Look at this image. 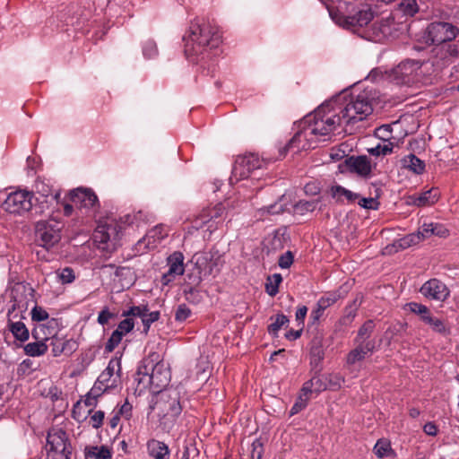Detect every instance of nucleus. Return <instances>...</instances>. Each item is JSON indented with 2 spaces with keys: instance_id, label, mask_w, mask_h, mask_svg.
Masks as SVG:
<instances>
[{
  "instance_id": "nucleus-46",
  "label": "nucleus",
  "mask_w": 459,
  "mask_h": 459,
  "mask_svg": "<svg viewBox=\"0 0 459 459\" xmlns=\"http://www.w3.org/2000/svg\"><path fill=\"white\" fill-rule=\"evenodd\" d=\"M373 450L375 455L379 458L389 456L393 452L390 443L385 439H379L376 443Z\"/></svg>"
},
{
  "instance_id": "nucleus-7",
  "label": "nucleus",
  "mask_w": 459,
  "mask_h": 459,
  "mask_svg": "<svg viewBox=\"0 0 459 459\" xmlns=\"http://www.w3.org/2000/svg\"><path fill=\"white\" fill-rule=\"evenodd\" d=\"M226 215L225 205L218 203L212 207L204 209L193 221V228L198 230L206 226V231L211 235L223 223Z\"/></svg>"
},
{
  "instance_id": "nucleus-1",
  "label": "nucleus",
  "mask_w": 459,
  "mask_h": 459,
  "mask_svg": "<svg viewBox=\"0 0 459 459\" xmlns=\"http://www.w3.org/2000/svg\"><path fill=\"white\" fill-rule=\"evenodd\" d=\"M159 355L152 353L143 359L134 376L139 393L149 390L152 393H161L170 381V370L162 360H158Z\"/></svg>"
},
{
  "instance_id": "nucleus-25",
  "label": "nucleus",
  "mask_w": 459,
  "mask_h": 459,
  "mask_svg": "<svg viewBox=\"0 0 459 459\" xmlns=\"http://www.w3.org/2000/svg\"><path fill=\"white\" fill-rule=\"evenodd\" d=\"M121 370V363L118 359H111L107 366V368L101 372L96 382L100 383L103 386L108 389L116 385L117 379L116 377L112 379V377L117 373V377H119V373Z\"/></svg>"
},
{
  "instance_id": "nucleus-14",
  "label": "nucleus",
  "mask_w": 459,
  "mask_h": 459,
  "mask_svg": "<svg viewBox=\"0 0 459 459\" xmlns=\"http://www.w3.org/2000/svg\"><path fill=\"white\" fill-rule=\"evenodd\" d=\"M459 57V46L447 42L435 45L431 50V62L437 69H442Z\"/></svg>"
},
{
  "instance_id": "nucleus-3",
  "label": "nucleus",
  "mask_w": 459,
  "mask_h": 459,
  "mask_svg": "<svg viewBox=\"0 0 459 459\" xmlns=\"http://www.w3.org/2000/svg\"><path fill=\"white\" fill-rule=\"evenodd\" d=\"M333 105V102L322 104L313 113L303 117L310 130L307 134H314L318 142L331 140L343 123Z\"/></svg>"
},
{
  "instance_id": "nucleus-34",
  "label": "nucleus",
  "mask_w": 459,
  "mask_h": 459,
  "mask_svg": "<svg viewBox=\"0 0 459 459\" xmlns=\"http://www.w3.org/2000/svg\"><path fill=\"white\" fill-rule=\"evenodd\" d=\"M424 323L429 325L435 333L444 336L450 334V327L447 324L444 320L434 316L432 314L424 317Z\"/></svg>"
},
{
  "instance_id": "nucleus-26",
  "label": "nucleus",
  "mask_w": 459,
  "mask_h": 459,
  "mask_svg": "<svg viewBox=\"0 0 459 459\" xmlns=\"http://www.w3.org/2000/svg\"><path fill=\"white\" fill-rule=\"evenodd\" d=\"M355 343L357 346L347 355L346 362L348 365H354L355 363L363 360L368 355L372 354L376 348V342L374 340H369L365 343Z\"/></svg>"
},
{
  "instance_id": "nucleus-36",
  "label": "nucleus",
  "mask_w": 459,
  "mask_h": 459,
  "mask_svg": "<svg viewBox=\"0 0 459 459\" xmlns=\"http://www.w3.org/2000/svg\"><path fill=\"white\" fill-rule=\"evenodd\" d=\"M85 459H110V450L105 446H88L84 448Z\"/></svg>"
},
{
  "instance_id": "nucleus-5",
  "label": "nucleus",
  "mask_w": 459,
  "mask_h": 459,
  "mask_svg": "<svg viewBox=\"0 0 459 459\" xmlns=\"http://www.w3.org/2000/svg\"><path fill=\"white\" fill-rule=\"evenodd\" d=\"M152 408L159 417L160 425H163L164 428L169 427L176 420L182 411L178 392L165 390L159 393Z\"/></svg>"
},
{
  "instance_id": "nucleus-6",
  "label": "nucleus",
  "mask_w": 459,
  "mask_h": 459,
  "mask_svg": "<svg viewBox=\"0 0 459 459\" xmlns=\"http://www.w3.org/2000/svg\"><path fill=\"white\" fill-rule=\"evenodd\" d=\"M265 162L257 154L249 153L238 156L235 161L230 180L239 181L250 179L251 182L259 180L263 176ZM252 185H255L252 183Z\"/></svg>"
},
{
  "instance_id": "nucleus-19",
  "label": "nucleus",
  "mask_w": 459,
  "mask_h": 459,
  "mask_svg": "<svg viewBox=\"0 0 459 459\" xmlns=\"http://www.w3.org/2000/svg\"><path fill=\"white\" fill-rule=\"evenodd\" d=\"M69 201L80 210L84 209L86 212L94 210L99 206V200L95 193L89 188L79 187L71 190L68 194Z\"/></svg>"
},
{
  "instance_id": "nucleus-40",
  "label": "nucleus",
  "mask_w": 459,
  "mask_h": 459,
  "mask_svg": "<svg viewBox=\"0 0 459 459\" xmlns=\"http://www.w3.org/2000/svg\"><path fill=\"white\" fill-rule=\"evenodd\" d=\"M375 328V324L373 320H367L359 329L357 337L354 340V342H362L365 343L370 337Z\"/></svg>"
},
{
  "instance_id": "nucleus-50",
  "label": "nucleus",
  "mask_w": 459,
  "mask_h": 459,
  "mask_svg": "<svg viewBox=\"0 0 459 459\" xmlns=\"http://www.w3.org/2000/svg\"><path fill=\"white\" fill-rule=\"evenodd\" d=\"M340 299V295L336 292L328 293L323 297H321L317 300V304L321 308L325 310L333 305Z\"/></svg>"
},
{
  "instance_id": "nucleus-41",
  "label": "nucleus",
  "mask_w": 459,
  "mask_h": 459,
  "mask_svg": "<svg viewBox=\"0 0 459 459\" xmlns=\"http://www.w3.org/2000/svg\"><path fill=\"white\" fill-rule=\"evenodd\" d=\"M331 194L333 198L341 199L342 196H344L349 202L353 203L356 202L357 199L359 198V195L353 193L341 186H335L331 188Z\"/></svg>"
},
{
  "instance_id": "nucleus-11",
  "label": "nucleus",
  "mask_w": 459,
  "mask_h": 459,
  "mask_svg": "<svg viewBox=\"0 0 459 459\" xmlns=\"http://www.w3.org/2000/svg\"><path fill=\"white\" fill-rule=\"evenodd\" d=\"M399 24L394 22V18L390 14L387 17H382L375 21L368 30V38L376 42L397 37Z\"/></svg>"
},
{
  "instance_id": "nucleus-39",
  "label": "nucleus",
  "mask_w": 459,
  "mask_h": 459,
  "mask_svg": "<svg viewBox=\"0 0 459 459\" xmlns=\"http://www.w3.org/2000/svg\"><path fill=\"white\" fill-rule=\"evenodd\" d=\"M115 276L118 278L122 288H128L134 282V273L129 267H118L115 271Z\"/></svg>"
},
{
  "instance_id": "nucleus-13",
  "label": "nucleus",
  "mask_w": 459,
  "mask_h": 459,
  "mask_svg": "<svg viewBox=\"0 0 459 459\" xmlns=\"http://www.w3.org/2000/svg\"><path fill=\"white\" fill-rule=\"evenodd\" d=\"M459 33V29L449 22H434L427 27V39L432 44L452 42Z\"/></svg>"
},
{
  "instance_id": "nucleus-24",
  "label": "nucleus",
  "mask_w": 459,
  "mask_h": 459,
  "mask_svg": "<svg viewBox=\"0 0 459 459\" xmlns=\"http://www.w3.org/2000/svg\"><path fill=\"white\" fill-rule=\"evenodd\" d=\"M51 347L54 357L61 355L70 356L78 349V343L74 339H65L64 337L56 336L48 344Z\"/></svg>"
},
{
  "instance_id": "nucleus-23",
  "label": "nucleus",
  "mask_w": 459,
  "mask_h": 459,
  "mask_svg": "<svg viewBox=\"0 0 459 459\" xmlns=\"http://www.w3.org/2000/svg\"><path fill=\"white\" fill-rule=\"evenodd\" d=\"M134 322L132 318H126L122 320L117 329L112 333L108 340L105 350L111 352L121 342L123 336L134 329Z\"/></svg>"
},
{
  "instance_id": "nucleus-4",
  "label": "nucleus",
  "mask_w": 459,
  "mask_h": 459,
  "mask_svg": "<svg viewBox=\"0 0 459 459\" xmlns=\"http://www.w3.org/2000/svg\"><path fill=\"white\" fill-rule=\"evenodd\" d=\"M341 118L346 125L364 120L373 111L371 99L367 91L351 94L343 108H339Z\"/></svg>"
},
{
  "instance_id": "nucleus-37",
  "label": "nucleus",
  "mask_w": 459,
  "mask_h": 459,
  "mask_svg": "<svg viewBox=\"0 0 459 459\" xmlns=\"http://www.w3.org/2000/svg\"><path fill=\"white\" fill-rule=\"evenodd\" d=\"M360 305V301L355 299L351 304L346 306L344 308V314L340 318L339 323L342 325H350L357 316L358 308Z\"/></svg>"
},
{
  "instance_id": "nucleus-43",
  "label": "nucleus",
  "mask_w": 459,
  "mask_h": 459,
  "mask_svg": "<svg viewBox=\"0 0 459 459\" xmlns=\"http://www.w3.org/2000/svg\"><path fill=\"white\" fill-rule=\"evenodd\" d=\"M282 281L280 273L270 275L266 279L265 290L271 296L274 297L279 291V285Z\"/></svg>"
},
{
  "instance_id": "nucleus-44",
  "label": "nucleus",
  "mask_w": 459,
  "mask_h": 459,
  "mask_svg": "<svg viewBox=\"0 0 459 459\" xmlns=\"http://www.w3.org/2000/svg\"><path fill=\"white\" fill-rule=\"evenodd\" d=\"M398 8L404 15L410 17H412L419 12V5L416 0H401Z\"/></svg>"
},
{
  "instance_id": "nucleus-2",
  "label": "nucleus",
  "mask_w": 459,
  "mask_h": 459,
  "mask_svg": "<svg viewBox=\"0 0 459 459\" xmlns=\"http://www.w3.org/2000/svg\"><path fill=\"white\" fill-rule=\"evenodd\" d=\"M185 54L188 58L205 56H209L210 51L217 48L221 42V35L215 26L208 22H192L188 35L184 38Z\"/></svg>"
},
{
  "instance_id": "nucleus-27",
  "label": "nucleus",
  "mask_w": 459,
  "mask_h": 459,
  "mask_svg": "<svg viewBox=\"0 0 459 459\" xmlns=\"http://www.w3.org/2000/svg\"><path fill=\"white\" fill-rule=\"evenodd\" d=\"M439 194L437 189H429L420 194H414L407 198V204L418 207L429 206L437 202Z\"/></svg>"
},
{
  "instance_id": "nucleus-53",
  "label": "nucleus",
  "mask_w": 459,
  "mask_h": 459,
  "mask_svg": "<svg viewBox=\"0 0 459 459\" xmlns=\"http://www.w3.org/2000/svg\"><path fill=\"white\" fill-rule=\"evenodd\" d=\"M359 205L368 210H377L379 202L377 198L373 197H360L357 199Z\"/></svg>"
},
{
  "instance_id": "nucleus-49",
  "label": "nucleus",
  "mask_w": 459,
  "mask_h": 459,
  "mask_svg": "<svg viewBox=\"0 0 459 459\" xmlns=\"http://www.w3.org/2000/svg\"><path fill=\"white\" fill-rule=\"evenodd\" d=\"M56 276L62 284L72 283L75 279L74 272L70 267H65L56 271Z\"/></svg>"
},
{
  "instance_id": "nucleus-62",
  "label": "nucleus",
  "mask_w": 459,
  "mask_h": 459,
  "mask_svg": "<svg viewBox=\"0 0 459 459\" xmlns=\"http://www.w3.org/2000/svg\"><path fill=\"white\" fill-rule=\"evenodd\" d=\"M326 379L329 381V386L333 389H337L344 383V377L339 374H330Z\"/></svg>"
},
{
  "instance_id": "nucleus-30",
  "label": "nucleus",
  "mask_w": 459,
  "mask_h": 459,
  "mask_svg": "<svg viewBox=\"0 0 459 459\" xmlns=\"http://www.w3.org/2000/svg\"><path fill=\"white\" fill-rule=\"evenodd\" d=\"M350 169L362 177L370 175L372 167L367 156L351 157L348 161Z\"/></svg>"
},
{
  "instance_id": "nucleus-42",
  "label": "nucleus",
  "mask_w": 459,
  "mask_h": 459,
  "mask_svg": "<svg viewBox=\"0 0 459 459\" xmlns=\"http://www.w3.org/2000/svg\"><path fill=\"white\" fill-rule=\"evenodd\" d=\"M167 236L168 231L166 228L163 225H157L148 231L146 238L148 239V244H154L162 240Z\"/></svg>"
},
{
  "instance_id": "nucleus-58",
  "label": "nucleus",
  "mask_w": 459,
  "mask_h": 459,
  "mask_svg": "<svg viewBox=\"0 0 459 459\" xmlns=\"http://www.w3.org/2000/svg\"><path fill=\"white\" fill-rule=\"evenodd\" d=\"M104 418L105 413L103 411H96L90 417V424L92 428L98 429L102 426Z\"/></svg>"
},
{
  "instance_id": "nucleus-28",
  "label": "nucleus",
  "mask_w": 459,
  "mask_h": 459,
  "mask_svg": "<svg viewBox=\"0 0 459 459\" xmlns=\"http://www.w3.org/2000/svg\"><path fill=\"white\" fill-rule=\"evenodd\" d=\"M146 447L152 459H169L170 450L164 442L152 438L148 440Z\"/></svg>"
},
{
  "instance_id": "nucleus-52",
  "label": "nucleus",
  "mask_w": 459,
  "mask_h": 459,
  "mask_svg": "<svg viewBox=\"0 0 459 459\" xmlns=\"http://www.w3.org/2000/svg\"><path fill=\"white\" fill-rule=\"evenodd\" d=\"M375 135L385 143L391 142L392 126L391 125H383L375 131Z\"/></svg>"
},
{
  "instance_id": "nucleus-60",
  "label": "nucleus",
  "mask_w": 459,
  "mask_h": 459,
  "mask_svg": "<svg viewBox=\"0 0 459 459\" xmlns=\"http://www.w3.org/2000/svg\"><path fill=\"white\" fill-rule=\"evenodd\" d=\"M82 403H83L82 399L77 401L72 411L73 418L78 422L83 421L87 418V415H89L88 413H82Z\"/></svg>"
},
{
  "instance_id": "nucleus-18",
  "label": "nucleus",
  "mask_w": 459,
  "mask_h": 459,
  "mask_svg": "<svg viewBox=\"0 0 459 459\" xmlns=\"http://www.w3.org/2000/svg\"><path fill=\"white\" fill-rule=\"evenodd\" d=\"M374 18L372 10L364 6L354 11L353 13L343 16L339 22L342 26L353 31L359 30L360 28L367 26Z\"/></svg>"
},
{
  "instance_id": "nucleus-61",
  "label": "nucleus",
  "mask_w": 459,
  "mask_h": 459,
  "mask_svg": "<svg viewBox=\"0 0 459 459\" xmlns=\"http://www.w3.org/2000/svg\"><path fill=\"white\" fill-rule=\"evenodd\" d=\"M307 403H308V401L307 400L306 397L302 398L299 395L295 403L293 404V406L290 409V414L292 416V415L299 413V411H301L302 410H304L307 407Z\"/></svg>"
},
{
  "instance_id": "nucleus-16",
  "label": "nucleus",
  "mask_w": 459,
  "mask_h": 459,
  "mask_svg": "<svg viewBox=\"0 0 459 459\" xmlns=\"http://www.w3.org/2000/svg\"><path fill=\"white\" fill-rule=\"evenodd\" d=\"M192 260L199 274L204 276H208L214 272H219V267L222 264L219 253L212 250L196 253Z\"/></svg>"
},
{
  "instance_id": "nucleus-38",
  "label": "nucleus",
  "mask_w": 459,
  "mask_h": 459,
  "mask_svg": "<svg viewBox=\"0 0 459 459\" xmlns=\"http://www.w3.org/2000/svg\"><path fill=\"white\" fill-rule=\"evenodd\" d=\"M48 345L40 341L36 340L34 342H30L24 346V352L30 357H37L45 354L48 351Z\"/></svg>"
},
{
  "instance_id": "nucleus-33",
  "label": "nucleus",
  "mask_w": 459,
  "mask_h": 459,
  "mask_svg": "<svg viewBox=\"0 0 459 459\" xmlns=\"http://www.w3.org/2000/svg\"><path fill=\"white\" fill-rule=\"evenodd\" d=\"M325 358L322 340L314 338L310 343V364L317 367Z\"/></svg>"
},
{
  "instance_id": "nucleus-17",
  "label": "nucleus",
  "mask_w": 459,
  "mask_h": 459,
  "mask_svg": "<svg viewBox=\"0 0 459 459\" xmlns=\"http://www.w3.org/2000/svg\"><path fill=\"white\" fill-rule=\"evenodd\" d=\"M297 127L298 131L289 141L286 149L299 152L301 150L315 148L318 141L314 134H307L309 131L308 125L304 118L298 123Z\"/></svg>"
},
{
  "instance_id": "nucleus-20",
  "label": "nucleus",
  "mask_w": 459,
  "mask_h": 459,
  "mask_svg": "<svg viewBox=\"0 0 459 459\" xmlns=\"http://www.w3.org/2000/svg\"><path fill=\"white\" fill-rule=\"evenodd\" d=\"M420 292L428 299L442 302L450 295L447 286L437 278L430 279L423 283Z\"/></svg>"
},
{
  "instance_id": "nucleus-56",
  "label": "nucleus",
  "mask_w": 459,
  "mask_h": 459,
  "mask_svg": "<svg viewBox=\"0 0 459 459\" xmlns=\"http://www.w3.org/2000/svg\"><path fill=\"white\" fill-rule=\"evenodd\" d=\"M191 316V310L186 304H180L175 313V319L178 322H184Z\"/></svg>"
},
{
  "instance_id": "nucleus-47",
  "label": "nucleus",
  "mask_w": 459,
  "mask_h": 459,
  "mask_svg": "<svg viewBox=\"0 0 459 459\" xmlns=\"http://www.w3.org/2000/svg\"><path fill=\"white\" fill-rule=\"evenodd\" d=\"M394 144L393 142L378 143L377 146L368 149V152L374 156L387 155L393 151Z\"/></svg>"
},
{
  "instance_id": "nucleus-57",
  "label": "nucleus",
  "mask_w": 459,
  "mask_h": 459,
  "mask_svg": "<svg viewBox=\"0 0 459 459\" xmlns=\"http://www.w3.org/2000/svg\"><path fill=\"white\" fill-rule=\"evenodd\" d=\"M145 312H148V307L146 305L134 306V307H131L127 311H125L123 313V316H139L142 319L143 316H144Z\"/></svg>"
},
{
  "instance_id": "nucleus-64",
  "label": "nucleus",
  "mask_w": 459,
  "mask_h": 459,
  "mask_svg": "<svg viewBox=\"0 0 459 459\" xmlns=\"http://www.w3.org/2000/svg\"><path fill=\"white\" fill-rule=\"evenodd\" d=\"M316 203L314 201L301 200L296 204L297 210L300 212H313L316 209Z\"/></svg>"
},
{
  "instance_id": "nucleus-15",
  "label": "nucleus",
  "mask_w": 459,
  "mask_h": 459,
  "mask_svg": "<svg viewBox=\"0 0 459 459\" xmlns=\"http://www.w3.org/2000/svg\"><path fill=\"white\" fill-rule=\"evenodd\" d=\"M120 230L121 227L115 220H108L103 223L100 222L94 230V241L100 245H107L106 247H101L102 249H108L109 243L112 247L116 246L117 241L119 239Z\"/></svg>"
},
{
  "instance_id": "nucleus-35",
  "label": "nucleus",
  "mask_w": 459,
  "mask_h": 459,
  "mask_svg": "<svg viewBox=\"0 0 459 459\" xmlns=\"http://www.w3.org/2000/svg\"><path fill=\"white\" fill-rule=\"evenodd\" d=\"M403 168L412 171L415 174H421L425 169L423 160L416 157L414 154H409L401 160Z\"/></svg>"
},
{
  "instance_id": "nucleus-8",
  "label": "nucleus",
  "mask_w": 459,
  "mask_h": 459,
  "mask_svg": "<svg viewBox=\"0 0 459 459\" xmlns=\"http://www.w3.org/2000/svg\"><path fill=\"white\" fill-rule=\"evenodd\" d=\"M48 455L53 459H71L73 447L68 436L62 429L53 428L47 437Z\"/></svg>"
},
{
  "instance_id": "nucleus-31",
  "label": "nucleus",
  "mask_w": 459,
  "mask_h": 459,
  "mask_svg": "<svg viewBox=\"0 0 459 459\" xmlns=\"http://www.w3.org/2000/svg\"><path fill=\"white\" fill-rule=\"evenodd\" d=\"M108 390L107 387L103 386L98 382H95L91 389L86 394L82 400L83 404L89 407L88 414L93 412V408L98 403V399Z\"/></svg>"
},
{
  "instance_id": "nucleus-9",
  "label": "nucleus",
  "mask_w": 459,
  "mask_h": 459,
  "mask_svg": "<svg viewBox=\"0 0 459 459\" xmlns=\"http://www.w3.org/2000/svg\"><path fill=\"white\" fill-rule=\"evenodd\" d=\"M62 228L63 223L53 218L39 221L35 226V236L40 246L48 249L60 241Z\"/></svg>"
},
{
  "instance_id": "nucleus-59",
  "label": "nucleus",
  "mask_w": 459,
  "mask_h": 459,
  "mask_svg": "<svg viewBox=\"0 0 459 459\" xmlns=\"http://www.w3.org/2000/svg\"><path fill=\"white\" fill-rule=\"evenodd\" d=\"M310 386L313 387L315 393H320L327 388L326 383L318 376L313 377L308 380Z\"/></svg>"
},
{
  "instance_id": "nucleus-21",
  "label": "nucleus",
  "mask_w": 459,
  "mask_h": 459,
  "mask_svg": "<svg viewBox=\"0 0 459 459\" xmlns=\"http://www.w3.org/2000/svg\"><path fill=\"white\" fill-rule=\"evenodd\" d=\"M169 270L162 275V284L168 285L185 272L184 255L181 252L172 253L167 259Z\"/></svg>"
},
{
  "instance_id": "nucleus-29",
  "label": "nucleus",
  "mask_w": 459,
  "mask_h": 459,
  "mask_svg": "<svg viewBox=\"0 0 459 459\" xmlns=\"http://www.w3.org/2000/svg\"><path fill=\"white\" fill-rule=\"evenodd\" d=\"M433 236V222H424L417 233L406 236L402 239L403 245L411 246Z\"/></svg>"
},
{
  "instance_id": "nucleus-45",
  "label": "nucleus",
  "mask_w": 459,
  "mask_h": 459,
  "mask_svg": "<svg viewBox=\"0 0 459 459\" xmlns=\"http://www.w3.org/2000/svg\"><path fill=\"white\" fill-rule=\"evenodd\" d=\"M289 318L283 314L276 315L274 322L268 325V333L273 336H277L278 332L282 326L287 325Z\"/></svg>"
},
{
  "instance_id": "nucleus-32",
  "label": "nucleus",
  "mask_w": 459,
  "mask_h": 459,
  "mask_svg": "<svg viewBox=\"0 0 459 459\" xmlns=\"http://www.w3.org/2000/svg\"><path fill=\"white\" fill-rule=\"evenodd\" d=\"M8 330L13 333V337L22 342H26L30 337V333L26 325L21 322H13L11 319L7 323Z\"/></svg>"
},
{
  "instance_id": "nucleus-54",
  "label": "nucleus",
  "mask_w": 459,
  "mask_h": 459,
  "mask_svg": "<svg viewBox=\"0 0 459 459\" xmlns=\"http://www.w3.org/2000/svg\"><path fill=\"white\" fill-rule=\"evenodd\" d=\"M31 319L35 322H42L48 320V313L41 307L35 306L31 310Z\"/></svg>"
},
{
  "instance_id": "nucleus-51",
  "label": "nucleus",
  "mask_w": 459,
  "mask_h": 459,
  "mask_svg": "<svg viewBox=\"0 0 459 459\" xmlns=\"http://www.w3.org/2000/svg\"><path fill=\"white\" fill-rule=\"evenodd\" d=\"M143 54L147 59L154 58L158 55L156 43L152 39L146 40L143 46Z\"/></svg>"
},
{
  "instance_id": "nucleus-10",
  "label": "nucleus",
  "mask_w": 459,
  "mask_h": 459,
  "mask_svg": "<svg viewBox=\"0 0 459 459\" xmlns=\"http://www.w3.org/2000/svg\"><path fill=\"white\" fill-rule=\"evenodd\" d=\"M32 192L17 190L10 193L2 206L9 213L22 215L32 209Z\"/></svg>"
},
{
  "instance_id": "nucleus-63",
  "label": "nucleus",
  "mask_w": 459,
  "mask_h": 459,
  "mask_svg": "<svg viewBox=\"0 0 459 459\" xmlns=\"http://www.w3.org/2000/svg\"><path fill=\"white\" fill-rule=\"evenodd\" d=\"M293 263V255L290 251H287L279 258V266L283 269L289 268Z\"/></svg>"
},
{
  "instance_id": "nucleus-55",
  "label": "nucleus",
  "mask_w": 459,
  "mask_h": 459,
  "mask_svg": "<svg viewBox=\"0 0 459 459\" xmlns=\"http://www.w3.org/2000/svg\"><path fill=\"white\" fill-rule=\"evenodd\" d=\"M160 318V312L159 311H152V312H145L144 316L142 318V322L144 326V331L147 332L150 328V325L158 321Z\"/></svg>"
},
{
  "instance_id": "nucleus-48",
  "label": "nucleus",
  "mask_w": 459,
  "mask_h": 459,
  "mask_svg": "<svg viewBox=\"0 0 459 459\" xmlns=\"http://www.w3.org/2000/svg\"><path fill=\"white\" fill-rule=\"evenodd\" d=\"M407 307H409V310L411 313L420 316V318L422 322H424L425 316H429L431 314L429 308L427 306L420 303L410 302L407 304Z\"/></svg>"
},
{
  "instance_id": "nucleus-22",
  "label": "nucleus",
  "mask_w": 459,
  "mask_h": 459,
  "mask_svg": "<svg viewBox=\"0 0 459 459\" xmlns=\"http://www.w3.org/2000/svg\"><path fill=\"white\" fill-rule=\"evenodd\" d=\"M58 322L51 318L45 323H39L32 329L31 334L35 340H40L44 342L52 341V338L57 335Z\"/></svg>"
},
{
  "instance_id": "nucleus-12",
  "label": "nucleus",
  "mask_w": 459,
  "mask_h": 459,
  "mask_svg": "<svg viewBox=\"0 0 459 459\" xmlns=\"http://www.w3.org/2000/svg\"><path fill=\"white\" fill-rule=\"evenodd\" d=\"M422 63L420 60L407 59L402 61L394 67L390 74V78L396 84H411L418 79L419 71Z\"/></svg>"
}]
</instances>
